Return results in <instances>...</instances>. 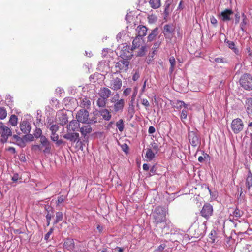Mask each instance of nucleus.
I'll return each instance as SVG.
<instances>
[{
	"label": "nucleus",
	"instance_id": "1",
	"mask_svg": "<svg viewBox=\"0 0 252 252\" xmlns=\"http://www.w3.org/2000/svg\"><path fill=\"white\" fill-rule=\"evenodd\" d=\"M207 221L202 223L195 221L189 229V233L191 238H198L203 237L205 235L206 230Z\"/></svg>",
	"mask_w": 252,
	"mask_h": 252
},
{
	"label": "nucleus",
	"instance_id": "2",
	"mask_svg": "<svg viewBox=\"0 0 252 252\" xmlns=\"http://www.w3.org/2000/svg\"><path fill=\"white\" fill-rule=\"evenodd\" d=\"M167 209L165 207L158 206L152 212V217L156 224L163 222L166 220Z\"/></svg>",
	"mask_w": 252,
	"mask_h": 252
},
{
	"label": "nucleus",
	"instance_id": "3",
	"mask_svg": "<svg viewBox=\"0 0 252 252\" xmlns=\"http://www.w3.org/2000/svg\"><path fill=\"white\" fill-rule=\"evenodd\" d=\"M244 128V123L240 118H236L232 120L231 123V128L235 134L242 131Z\"/></svg>",
	"mask_w": 252,
	"mask_h": 252
},
{
	"label": "nucleus",
	"instance_id": "4",
	"mask_svg": "<svg viewBox=\"0 0 252 252\" xmlns=\"http://www.w3.org/2000/svg\"><path fill=\"white\" fill-rule=\"evenodd\" d=\"M213 213V208L212 205L209 203H205L200 213L201 216L208 220L212 216Z\"/></svg>",
	"mask_w": 252,
	"mask_h": 252
},
{
	"label": "nucleus",
	"instance_id": "5",
	"mask_svg": "<svg viewBox=\"0 0 252 252\" xmlns=\"http://www.w3.org/2000/svg\"><path fill=\"white\" fill-rule=\"evenodd\" d=\"M89 112L85 109H80L76 114V118L77 121L86 124L88 121Z\"/></svg>",
	"mask_w": 252,
	"mask_h": 252
},
{
	"label": "nucleus",
	"instance_id": "6",
	"mask_svg": "<svg viewBox=\"0 0 252 252\" xmlns=\"http://www.w3.org/2000/svg\"><path fill=\"white\" fill-rule=\"evenodd\" d=\"M132 50V48H130L129 46H125L121 51L120 56L122 59L130 60L133 56Z\"/></svg>",
	"mask_w": 252,
	"mask_h": 252
},
{
	"label": "nucleus",
	"instance_id": "7",
	"mask_svg": "<svg viewBox=\"0 0 252 252\" xmlns=\"http://www.w3.org/2000/svg\"><path fill=\"white\" fill-rule=\"evenodd\" d=\"M188 138L189 143L193 147H196L199 143L198 136L194 131H189Z\"/></svg>",
	"mask_w": 252,
	"mask_h": 252
},
{
	"label": "nucleus",
	"instance_id": "8",
	"mask_svg": "<svg viewBox=\"0 0 252 252\" xmlns=\"http://www.w3.org/2000/svg\"><path fill=\"white\" fill-rule=\"evenodd\" d=\"M63 137L64 138L73 143L75 142H77V143L79 142L80 143H82L81 141H80L79 134L78 133L67 132L66 134H64Z\"/></svg>",
	"mask_w": 252,
	"mask_h": 252
},
{
	"label": "nucleus",
	"instance_id": "9",
	"mask_svg": "<svg viewBox=\"0 0 252 252\" xmlns=\"http://www.w3.org/2000/svg\"><path fill=\"white\" fill-rule=\"evenodd\" d=\"M19 127L21 131L24 134L29 133L32 128L31 124L27 120H24L21 122Z\"/></svg>",
	"mask_w": 252,
	"mask_h": 252
},
{
	"label": "nucleus",
	"instance_id": "10",
	"mask_svg": "<svg viewBox=\"0 0 252 252\" xmlns=\"http://www.w3.org/2000/svg\"><path fill=\"white\" fill-rule=\"evenodd\" d=\"M233 14V12L231 9H226L224 11L221 12L220 16L223 21H227L231 19V16Z\"/></svg>",
	"mask_w": 252,
	"mask_h": 252
},
{
	"label": "nucleus",
	"instance_id": "11",
	"mask_svg": "<svg viewBox=\"0 0 252 252\" xmlns=\"http://www.w3.org/2000/svg\"><path fill=\"white\" fill-rule=\"evenodd\" d=\"M128 61L123 59L120 60L116 63L115 67L118 68L120 70H124L125 71H126L128 68Z\"/></svg>",
	"mask_w": 252,
	"mask_h": 252
},
{
	"label": "nucleus",
	"instance_id": "12",
	"mask_svg": "<svg viewBox=\"0 0 252 252\" xmlns=\"http://www.w3.org/2000/svg\"><path fill=\"white\" fill-rule=\"evenodd\" d=\"M63 246L67 250L74 249L75 248V244L73 239L70 238L65 239Z\"/></svg>",
	"mask_w": 252,
	"mask_h": 252
},
{
	"label": "nucleus",
	"instance_id": "13",
	"mask_svg": "<svg viewBox=\"0 0 252 252\" xmlns=\"http://www.w3.org/2000/svg\"><path fill=\"white\" fill-rule=\"evenodd\" d=\"M125 106V101L123 99H121L118 101L116 102L114 105V110L115 113L119 111H123V108Z\"/></svg>",
	"mask_w": 252,
	"mask_h": 252
},
{
	"label": "nucleus",
	"instance_id": "14",
	"mask_svg": "<svg viewBox=\"0 0 252 252\" xmlns=\"http://www.w3.org/2000/svg\"><path fill=\"white\" fill-rule=\"evenodd\" d=\"M12 143L14 144H17L18 146L21 147H24L26 146V144L24 142L23 137L21 138L18 135H13L12 137Z\"/></svg>",
	"mask_w": 252,
	"mask_h": 252
},
{
	"label": "nucleus",
	"instance_id": "15",
	"mask_svg": "<svg viewBox=\"0 0 252 252\" xmlns=\"http://www.w3.org/2000/svg\"><path fill=\"white\" fill-rule=\"evenodd\" d=\"M147 30L148 29L146 26L143 25H139L136 29L137 32V36L141 38L145 36L147 34Z\"/></svg>",
	"mask_w": 252,
	"mask_h": 252
},
{
	"label": "nucleus",
	"instance_id": "16",
	"mask_svg": "<svg viewBox=\"0 0 252 252\" xmlns=\"http://www.w3.org/2000/svg\"><path fill=\"white\" fill-rule=\"evenodd\" d=\"M241 86L247 90H252V80H239Z\"/></svg>",
	"mask_w": 252,
	"mask_h": 252
},
{
	"label": "nucleus",
	"instance_id": "17",
	"mask_svg": "<svg viewBox=\"0 0 252 252\" xmlns=\"http://www.w3.org/2000/svg\"><path fill=\"white\" fill-rule=\"evenodd\" d=\"M79 123L77 120H73L70 122L68 125L67 126L68 131H75L79 127Z\"/></svg>",
	"mask_w": 252,
	"mask_h": 252
},
{
	"label": "nucleus",
	"instance_id": "18",
	"mask_svg": "<svg viewBox=\"0 0 252 252\" xmlns=\"http://www.w3.org/2000/svg\"><path fill=\"white\" fill-rule=\"evenodd\" d=\"M68 118L67 114L64 113H61L60 115H58V117L57 120L58 121L59 124L62 126H63L68 122Z\"/></svg>",
	"mask_w": 252,
	"mask_h": 252
},
{
	"label": "nucleus",
	"instance_id": "19",
	"mask_svg": "<svg viewBox=\"0 0 252 252\" xmlns=\"http://www.w3.org/2000/svg\"><path fill=\"white\" fill-rule=\"evenodd\" d=\"M163 33L166 37L169 36L174 32V28L173 26L169 24H166L164 26Z\"/></svg>",
	"mask_w": 252,
	"mask_h": 252
},
{
	"label": "nucleus",
	"instance_id": "20",
	"mask_svg": "<svg viewBox=\"0 0 252 252\" xmlns=\"http://www.w3.org/2000/svg\"><path fill=\"white\" fill-rule=\"evenodd\" d=\"M80 100V106L81 107H83L84 108H86L87 109L89 108L91 106V100L89 98H88L86 96H83V97L79 98Z\"/></svg>",
	"mask_w": 252,
	"mask_h": 252
},
{
	"label": "nucleus",
	"instance_id": "21",
	"mask_svg": "<svg viewBox=\"0 0 252 252\" xmlns=\"http://www.w3.org/2000/svg\"><path fill=\"white\" fill-rule=\"evenodd\" d=\"M99 94L100 97L107 99V98H108L111 95V92L107 88H103L101 89Z\"/></svg>",
	"mask_w": 252,
	"mask_h": 252
},
{
	"label": "nucleus",
	"instance_id": "22",
	"mask_svg": "<svg viewBox=\"0 0 252 252\" xmlns=\"http://www.w3.org/2000/svg\"><path fill=\"white\" fill-rule=\"evenodd\" d=\"M99 113L103 119L106 121H109L111 118V114L107 109H103L99 111Z\"/></svg>",
	"mask_w": 252,
	"mask_h": 252
},
{
	"label": "nucleus",
	"instance_id": "23",
	"mask_svg": "<svg viewBox=\"0 0 252 252\" xmlns=\"http://www.w3.org/2000/svg\"><path fill=\"white\" fill-rule=\"evenodd\" d=\"M158 33V28L156 27L151 31V32L149 34L147 37L148 41L151 42L154 40L155 37L157 36Z\"/></svg>",
	"mask_w": 252,
	"mask_h": 252
},
{
	"label": "nucleus",
	"instance_id": "24",
	"mask_svg": "<svg viewBox=\"0 0 252 252\" xmlns=\"http://www.w3.org/2000/svg\"><path fill=\"white\" fill-rule=\"evenodd\" d=\"M0 134L1 136L10 137L12 136V131L9 127L4 126L0 129Z\"/></svg>",
	"mask_w": 252,
	"mask_h": 252
},
{
	"label": "nucleus",
	"instance_id": "25",
	"mask_svg": "<svg viewBox=\"0 0 252 252\" xmlns=\"http://www.w3.org/2000/svg\"><path fill=\"white\" fill-rule=\"evenodd\" d=\"M80 131L84 137L85 138L87 134L92 132V128L90 125L84 126L80 128Z\"/></svg>",
	"mask_w": 252,
	"mask_h": 252
},
{
	"label": "nucleus",
	"instance_id": "26",
	"mask_svg": "<svg viewBox=\"0 0 252 252\" xmlns=\"http://www.w3.org/2000/svg\"><path fill=\"white\" fill-rule=\"evenodd\" d=\"M142 39L141 37L136 36L133 39L132 42V47L131 48L136 49L139 48L142 43Z\"/></svg>",
	"mask_w": 252,
	"mask_h": 252
},
{
	"label": "nucleus",
	"instance_id": "27",
	"mask_svg": "<svg viewBox=\"0 0 252 252\" xmlns=\"http://www.w3.org/2000/svg\"><path fill=\"white\" fill-rule=\"evenodd\" d=\"M44 209L45 210V211L47 212V214L46 215V218H47L48 216H50V218L51 219H52L54 215V208L51 207V206L50 205H45V207H44Z\"/></svg>",
	"mask_w": 252,
	"mask_h": 252
},
{
	"label": "nucleus",
	"instance_id": "28",
	"mask_svg": "<svg viewBox=\"0 0 252 252\" xmlns=\"http://www.w3.org/2000/svg\"><path fill=\"white\" fill-rule=\"evenodd\" d=\"M224 42L228 44V47L232 49L236 55H238L239 54V50L235 47V45L234 42L229 41L226 39H225Z\"/></svg>",
	"mask_w": 252,
	"mask_h": 252
},
{
	"label": "nucleus",
	"instance_id": "29",
	"mask_svg": "<svg viewBox=\"0 0 252 252\" xmlns=\"http://www.w3.org/2000/svg\"><path fill=\"white\" fill-rule=\"evenodd\" d=\"M156 154L155 152L154 153L151 148H148L145 157L148 159V160L151 161L155 158Z\"/></svg>",
	"mask_w": 252,
	"mask_h": 252
},
{
	"label": "nucleus",
	"instance_id": "30",
	"mask_svg": "<svg viewBox=\"0 0 252 252\" xmlns=\"http://www.w3.org/2000/svg\"><path fill=\"white\" fill-rule=\"evenodd\" d=\"M246 103L247 105V112L249 115L252 116V98L248 99Z\"/></svg>",
	"mask_w": 252,
	"mask_h": 252
},
{
	"label": "nucleus",
	"instance_id": "31",
	"mask_svg": "<svg viewBox=\"0 0 252 252\" xmlns=\"http://www.w3.org/2000/svg\"><path fill=\"white\" fill-rule=\"evenodd\" d=\"M246 187L250 189V187L252 186V174L250 170L249 171L246 181Z\"/></svg>",
	"mask_w": 252,
	"mask_h": 252
},
{
	"label": "nucleus",
	"instance_id": "32",
	"mask_svg": "<svg viewBox=\"0 0 252 252\" xmlns=\"http://www.w3.org/2000/svg\"><path fill=\"white\" fill-rule=\"evenodd\" d=\"M173 83L174 85H180V83H181L182 85L181 88H184L189 84V81L188 80H173Z\"/></svg>",
	"mask_w": 252,
	"mask_h": 252
},
{
	"label": "nucleus",
	"instance_id": "33",
	"mask_svg": "<svg viewBox=\"0 0 252 252\" xmlns=\"http://www.w3.org/2000/svg\"><path fill=\"white\" fill-rule=\"evenodd\" d=\"M149 4L153 9H157L160 6V0H150Z\"/></svg>",
	"mask_w": 252,
	"mask_h": 252
},
{
	"label": "nucleus",
	"instance_id": "34",
	"mask_svg": "<svg viewBox=\"0 0 252 252\" xmlns=\"http://www.w3.org/2000/svg\"><path fill=\"white\" fill-rule=\"evenodd\" d=\"M122 86V82L120 80H115L113 84H111V88L114 90L120 89Z\"/></svg>",
	"mask_w": 252,
	"mask_h": 252
},
{
	"label": "nucleus",
	"instance_id": "35",
	"mask_svg": "<svg viewBox=\"0 0 252 252\" xmlns=\"http://www.w3.org/2000/svg\"><path fill=\"white\" fill-rule=\"evenodd\" d=\"M149 46L148 45H144L141 47L139 51L137 52V56H143L146 52L147 51Z\"/></svg>",
	"mask_w": 252,
	"mask_h": 252
},
{
	"label": "nucleus",
	"instance_id": "36",
	"mask_svg": "<svg viewBox=\"0 0 252 252\" xmlns=\"http://www.w3.org/2000/svg\"><path fill=\"white\" fill-rule=\"evenodd\" d=\"M165 9L163 11V14L164 15V19H166V17L168 16L169 14L171 12L172 10L170 9V4L167 2L165 3Z\"/></svg>",
	"mask_w": 252,
	"mask_h": 252
},
{
	"label": "nucleus",
	"instance_id": "37",
	"mask_svg": "<svg viewBox=\"0 0 252 252\" xmlns=\"http://www.w3.org/2000/svg\"><path fill=\"white\" fill-rule=\"evenodd\" d=\"M188 113V106H186L184 108L181 112L180 115L181 120L184 122V120L186 119Z\"/></svg>",
	"mask_w": 252,
	"mask_h": 252
},
{
	"label": "nucleus",
	"instance_id": "38",
	"mask_svg": "<svg viewBox=\"0 0 252 252\" xmlns=\"http://www.w3.org/2000/svg\"><path fill=\"white\" fill-rule=\"evenodd\" d=\"M23 139L24 140V142L25 144L26 142L33 141L34 140V137L33 135L28 133L25 134V135L23 136Z\"/></svg>",
	"mask_w": 252,
	"mask_h": 252
},
{
	"label": "nucleus",
	"instance_id": "39",
	"mask_svg": "<svg viewBox=\"0 0 252 252\" xmlns=\"http://www.w3.org/2000/svg\"><path fill=\"white\" fill-rule=\"evenodd\" d=\"M107 101V99L101 97L97 99L96 104L99 107H104L106 105Z\"/></svg>",
	"mask_w": 252,
	"mask_h": 252
},
{
	"label": "nucleus",
	"instance_id": "40",
	"mask_svg": "<svg viewBox=\"0 0 252 252\" xmlns=\"http://www.w3.org/2000/svg\"><path fill=\"white\" fill-rule=\"evenodd\" d=\"M9 123L13 126H17L18 123V118L15 115H12L9 119Z\"/></svg>",
	"mask_w": 252,
	"mask_h": 252
},
{
	"label": "nucleus",
	"instance_id": "41",
	"mask_svg": "<svg viewBox=\"0 0 252 252\" xmlns=\"http://www.w3.org/2000/svg\"><path fill=\"white\" fill-rule=\"evenodd\" d=\"M135 113L134 106L133 104L129 103V107L128 108V115L129 116L130 119H131Z\"/></svg>",
	"mask_w": 252,
	"mask_h": 252
},
{
	"label": "nucleus",
	"instance_id": "42",
	"mask_svg": "<svg viewBox=\"0 0 252 252\" xmlns=\"http://www.w3.org/2000/svg\"><path fill=\"white\" fill-rule=\"evenodd\" d=\"M169 62L170 63V67L169 68V71L171 73H172L174 69L176 64V61L174 57H171L169 58Z\"/></svg>",
	"mask_w": 252,
	"mask_h": 252
},
{
	"label": "nucleus",
	"instance_id": "43",
	"mask_svg": "<svg viewBox=\"0 0 252 252\" xmlns=\"http://www.w3.org/2000/svg\"><path fill=\"white\" fill-rule=\"evenodd\" d=\"M63 219V214L62 212H57L56 214V220L54 223L57 224Z\"/></svg>",
	"mask_w": 252,
	"mask_h": 252
},
{
	"label": "nucleus",
	"instance_id": "44",
	"mask_svg": "<svg viewBox=\"0 0 252 252\" xmlns=\"http://www.w3.org/2000/svg\"><path fill=\"white\" fill-rule=\"evenodd\" d=\"M242 22L240 24V28L242 31H245V27L247 24V19L246 16L243 13L242 14Z\"/></svg>",
	"mask_w": 252,
	"mask_h": 252
},
{
	"label": "nucleus",
	"instance_id": "45",
	"mask_svg": "<svg viewBox=\"0 0 252 252\" xmlns=\"http://www.w3.org/2000/svg\"><path fill=\"white\" fill-rule=\"evenodd\" d=\"M186 106H189V105L186 104L183 101L177 100L176 103V106L175 107L178 109H180L182 107L184 108Z\"/></svg>",
	"mask_w": 252,
	"mask_h": 252
},
{
	"label": "nucleus",
	"instance_id": "46",
	"mask_svg": "<svg viewBox=\"0 0 252 252\" xmlns=\"http://www.w3.org/2000/svg\"><path fill=\"white\" fill-rule=\"evenodd\" d=\"M116 126L120 131H123L124 128V121L122 119L119 120L116 123Z\"/></svg>",
	"mask_w": 252,
	"mask_h": 252
},
{
	"label": "nucleus",
	"instance_id": "47",
	"mask_svg": "<svg viewBox=\"0 0 252 252\" xmlns=\"http://www.w3.org/2000/svg\"><path fill=\"white\" fill-rule=\"evenodd\" d=\"M151 146L153 149V151L155 152V154H157L160 150L159 144L155 142L151 143Z\"/></svg>",
	"mask_w": 252,
	"mask_h": 252
},
{
	"label": "nucleus",
	"instance_id": "48",
	"mask_svg": "<svg viewBox=\"0 0 252 252\" xmlns=\"http://www.w3.org/2000/svg\"><path fill=\"white\" fill-rule=\"evenodd\" d=\"M7 115V112L4 107H0V119H5Z\"/></svg>",
	"mask_w": 252,
	"mask_h": 252
},
{
	"label": "nucleus",
	"instance_id": "49",
	"mask_svg": "<svg viewBox=\"0 0 252 252\" xmlns=\"http://www.w3.org/2000/svg\"><path fill=\"white\" fill-rule=\"evenodd\" d=\"M42 130L39 128L36 127L33 134L34 138H36L37 139L39 138L42 135Z\"/></svg>",
	"mask_w": 252,
	"mask_h": 252
},
{
	"label": "nucleus",
	"instance_id": "50",
	"mask_svg": "<svg viewBox=\"0 0 252 252\" xmlns=\"http://www.w3.org/2000/svg\"><path fill=\"white\" fill-rule=\"evenodd\" d=\"M49 129L51 131V133L55 134L57 131H58L59 129V126L58 125L53 124L50 126V127H49Z\"/></svg>",
	"mask_w": 252,
	"mask_h": 252
},
{
	"label": "nucleus",
	"instance_id": "51",
	"mask_svg": "<svg viewBox=\"0 0 252 252\" xmlns=\"http://www.w3.org/2000/svg\"><path fill=\"white\" fill-rule=\"evenodd\" d=\"M243 214V211L239 210L238 208H236L233 212L234 216L237 218H240Z\"/></svg>",
	"mask_w": 252,
	"mask_h": 252
},
{
	"label": "nucleus",
	"instance_id": "52",
	"mask_svg": "<svg viewBox=\"0 0 252 252\" xmlns=\"http://www.w3.org/2000/svg\"><path fill=\"white\" fill-rule=\"evenodd\" d=\"M216 232L215 230H213L209 235V238L211 240L212 243H214L216 239Z\"/></svg>",
	"mask_w": 252,
	"mask_h": 252
},
{
	"label": "nucleus",
	"instance_id": "53",
	"mask_svg": "<svg viewBox=\"0 0 252 252\" xmlns=\"http://www.w3.org/2000/svg\"><path fill=\"white\" fill-rule=\"evenodd\" d=\"M166 247V245L165 244H161L160 245L157 249H156L154 252H163L164 249Z\"/></svg>",
	"mask_w": 252,
	"mask_h": 252
},
{
	"label": "nucleus",
	"instance_id": "54",
	"mask_svg": "<svg viewBox=\"0 0 252 252\" xmlns=\"http://www.w3.org/2000/svg\"><path fill=\"white\" fill-rule=\"evenodd\" d=\"M54 118L53 117H49L47 119V127L49 128V126L54 124Z\"/></svg>",
	"mask_w": 252,
	"mask_h": 252
},
{
	"label": "nucleus",
	"instance_id": "55",
	"mask_svg": "<svg viewBox=\"0 0 252 252\" xmlns=\"http://www.w3.org/2000/svg\"><path fill=\"white\" fill-rule=\"evenodd\" d=\"M53 228H51L49 231L45 234L44 236V239L47 241L49 240V238L50 237V236L52 234L53 232Z\"/></svg>",
	"mask_w": 252,
	"mask_h": 252
},
{
	"label": "nucleus",
	"instance_id": "56",
	"mask_svg": "<svg viewBox=\"0 0 252 252\" xmlns=\"http://www.w3.org/2000/svg\"><path fill=\"white\" fill-rule=\"evenodd\" d=\"M97 118L95 117H94L92 118H88V121L86 124H93L94 123H97Z\"/></svg>",
	"mask_w": 252,
	"mask_h": 252
},
{
	"label": "nucleus",
	"instance_id": "57",
	"mask_svg": "<svg viewBox=\"0 0 252 252\" xmlns=\"http://www.w3.org/2000/svg\"><path fill=\"white\" fill-rule=\"evenodd\" d=\"M160 43H161V42L159 41H157L154 43L153 48V49L154 50V51L152 53V54H154V52L156 50V49H157L158 48H159V47L160 45Z\"/></svg>",
	"mask_w": 252,
	"mask_h": 252
},
{
	"label": "nucleus",
	"instance_id": "58",
	"mask_svg": "<svg viewBox=\"0 0 252 252\" xmlns=\"http://www.w3.org/2000/svg\"><path fill=\"white\" fill-rule=\"evenodd\" d=\"M58 138L59 136L57 134L51 133V139L53 141L56 142L58 140Z\"/></svg>",
	"mask_w": 252,
	"mask_h": 252
},
{
	"label": "nucleus",
	"instance_id": "59",
	"mask_svg": "<svg viewBox=\"0 0 252 252\" xmlns=\"http://www.w3.org/2000/svg\"><path fill=\"white\" fill-rule=\"evenodd\" d=\"M37 149L41 151L42 149V146H41L40 145H33L32 147V151H36Z\"/></svg>",
	"mask_w": 252,
	"mask_h": 252
},
{
	"label": "nucleus",
	"instance_id": "60",
	"mask_svg": "<svg viewBox=\"0 0 252 252\" xmlns=\"http://www.w3.org/2000/svg\"><path fill=\"white\" fill-rule=\"evenodd\" d=\"M122 149L126 153H128V151L129 150V147L128 146V145L126 144H124L122 146Z\"/></svg>",
	"mask_w": 252,
	"mask_h": 252
},
{
	"label": "nucleus",
	"instance_id": "61",
	"mask_svg": "<svg viewBox=\"0 0 252 252\" xmlns=\"http://www.w3.org/2000/svg\"><path fill=\"white\" fill-rule=\"evenodd\" d=\"M119 98V94H116L111 99V102H116L117 101H118V99Z\"/></svg>",
	"mask_w": 252,
	"mask_h": 252
},
{
	"label": "nucleus",
	"instance_id": "62",
	"mask_svg": "<svg viewBox=\"0 0 252 252\" xmlns=\"http://www.w3.org/2000/svg\"><path fill=\"white\" fill-rule=\"evenodd\" d=\"M1 139L0 140V142L2 143V144H4V143H5L7 142V139L9 137L8 136H1Z\"/></svg>",
	"mask_w": 252,
	"mask_h": 252
},
{
	"label": "nucleus",
	"instance_id": "63",
	"mask_svg": "<svg viewBox=\"0 0 252 252\" xmlns=\"http://www.w3.org/2000/svg\"><path fill=\"white\" fill-rule=\"evenodd\" d=\"M131 92V89L130 88H126L125 89L123 92V94L126 95L127 96Z\"/></svg>",
	"mask_w": 252,
	"mask_h": 252
},
{
	"label": "nucleus",
	"instance_id": "64",
	"mask_svg": "<svg viewBox=\"0 0 252 252\" xmlns=\"http://www.w3.org/2000/svg\"><path fill=\"white\" fill-rule=\"evenodd\" d=\"M142 104L146 107H148L150 105L149 101L146 99H143L142 100Z\"/></svg>",
	"mask_w": 252,
	"mask_h": 252
}]
</instances>
